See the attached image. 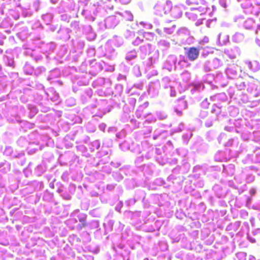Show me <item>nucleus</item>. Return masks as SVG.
Listing matches in <instances>:
<instances>
[{
	"label": "nucleus",
	"instance_id": "obj_36",
	"mask_svg": "<svg viewBox=\"0 0 260 260\" xmlns=\"http://www.w3.org/2000/svg\"><path fill=\"white\" fill-rule=\"evenodd\" d=\"M180 76L181 78L184 83L188 82L191 78L190 73L187 71H184L182 72Z\"/></svg>",
	"mask_w": 260,
	"mask_h": 260
},
{
	"label": "nucleus",
	"instance_id": "obj_48",
	"mask_svg": "<svg viewBox=\"0 0 260 260\" xmlns=\"http://www.w3.org/2000/svg\"><path fill=\"white\" fill-rule=\"evenodd\" d=\"M65 104L68 107H72L76 105V99L73 97H70L66 99Z\"/></svg>",
	"mask_w": 260,
	"mask_h": 260
},
{
	"label": "nucleus",
	"instance_id": "obj_46",
	"mask_svg": "<svg viewBox=\"0 0 260 260\" xmlns=\"http://www.w3.org/2000/svg\"><path fill=\"white\" fill-rule=\"evenodd\" d=\"M23 71L26 75H31L34 72V69L31 66L26 63L23 67Z\"/></svg>",
	"mask_w": 260,
	"mask_h": 260
},
{
	"label": "nucleus",
	"instance_id": "obj_61",
	"mask_svg": "<svg viewBox=\"0 0 260 260\" xmlns=\"http://www.w3.org/2000/svg\"><path fill=\"white\" fill-rule=\"evenodd\" d=\"M133 72L136 77H140L141 76V72L140 71V67L136 65L133 68Z\"/></svg>",
	"mask_w": 260,
	"mask_h": 260
},
{
	"label": "nucleus",
	"instance_id": "obj_41",
	"mask_svg": "<svg viewBox=\"0 0 260 260\" xmlns=\"http://www.w3.org/2000/svg\"><path fill=\"white\" fill-rule=\"evenodd\" d=\"M228 93L231 98L237 99L238 95L235 89L233 87H230L228 89Z\"/></svg>",
	"mask_w": 260,
	"mask_h": 260
},
{
	"label": "nucleus",
	"instance_id": "obj_6",
	"mask_svg": "<svg viewBox=\"0 0 260 260\" xmlns=\"http://www.w3.org/2000/svg\"><path fill=\"white\" fill-rule=\"evenodd\" d=\"M225 73L229 78L237 79L241 77L239 73H241V70L238 66L233 64L226 69Z\"/></svg>",
	"mask_w": 260,
	"mask_h": 260
},
{
	"label": "nucleus",
	"instance_id": "obj_51",
	"mask_svg": "<svg viewBox=\"0 0 260 260\" xmlns=\"http://www.w3.org/2000/svg\"><path fill=\"white\" fill-rule=\"evenodd\" d=\"M176 86H173L172 88H169L168 89H164L166 93H168L171 97H175L177 95V92L175 89Z\"/></svg>",
	"mask_w": 260,
	"mask_h": 260
},
{
	"label": "nucleus",
	"instance_id": "obj_9",
	"mask_svg": "<svg viewBox=\"0 0 260 260\" xmlns=\"http://www.w3.org/2000/svg\"><path fill=\"white\" fill-rule=\"evenodd\" d=\"M119 16L112 15L106 18L105 24L107 28H114L119 23Z\"/></svg>",
	"mask_w": 260,
	"mask_h": 260
},
{
	"label": "nucleus",
	"instance_id": "obj_13",
	"mask_svg": "<svg viewBox=\"0 0 260 260\" xmlns=\"http://www.w3.org/2000/svg\"><path fill=\"white\" fill-rule=\"evenodd\" d=\"M178 35L180 37H185L187 39L185 41V43H190L192 41L193 38L189 37V31L185 27L180 28L177 32Z\"/></svg>",
	"mask_w": 260,
	"mask_h": 260
},
{
	"label": "nucleus",
	"instance_id": "obj_63",
	"mask_svg": "<svg viewBox=\"0 0 260 260\" xmlns=\"http://www.w3.org/2000/svg\"><path fill=\"white\" fill-rule=\"evenodd\" d=\"M56 47V45L54 43L51 42L46 45V48L48 49L47 51L49 52H53Z\"/></svg>",
	"mask_w": 260,
	"mask_h": 260
},
{
	"label": "nucleus",
	"instance_id": "obj_42",
	"mask_svg": "<svg viewBox=\"0 0 260 260\" xmlns=\"http://www.w3.org/2000/svg\"><path fill=\"white\" fill-rule=\"evenodd\" d=\"M77 149L78 151L81 152L83 155L86 156V157L89 156V154L87 153V149L86 147L83 145H80L77 146Z\"/></svg>",
	"mask_w": 260,
	"mask_h": 260
},
{
	"label": "nucleus",
	"instance_id": "obj_17",
	"mask_svg": "<svg viewBox=\"0 0 260 260\" xmlns=\"http://www.w3.org/2000/svg\"><path fill=\"white\" fill-rule=\"evenodd\" d=\"M117 54L114 48L111 46H108L104 56L110 60H113L116 57Z\"/></svg>",
	"mask_w": 260,
	"mask_h": 260
},
{
	"label": "nucleus",
	"instance_id": "obj_8",
	"mask_svg": "<svg viewBox=\"0 0 260 260\" xmlns=\"http://www.w3.org/2000/svg\"><path fill=\"white\" fill-rule=\"evenodd\" d=\"M190 66L191 63L189 62L188 60L185 56L180 55L179 57L177 58L176 70H181L183 69L187 68L190 67Z\"/></svg>",
	"mask_w": 260,
	"mask_h": 260
},
{
	"label": "nucleus",
	"instance_id": "obj_56",
	"mask_svg": "<svg viewBox=\"0 0 260 260\" xmlns=\"http://www.w3.org/2000/svg\"><path fill=\"white\" fill-rule=\"evenodd\" d=\"M86 226H88L90 229H95L99 228V223L98 221L93 220L87 224Z\"/></svg>",
	"mask_w": 260,
	"mask_h": 260
},
{
	"label": "nucleus",
	"instance_id": "obj_62",
	"mask_svg": "<svg viewBox=\"0 0 260 260\" xmlns=\"http://www.w3.org/2000/svg\"><path fill=\"white\" fill-rule=\"evenodd\" d=\"M143 42V38L137 37L134 41L132 42L133 45L137 46Z\"/></svg>",
	"mask_w": 260,
	"mask_h": 260
},
{
	"label": "nucleus",
	"instance_id": "obj_22",
	"mask_svg": "<svg viewBox=\"0 0 260 260\" xmlns=\"http://www.w3.org/2000/svg\"><path fill=\"white\" fill-rule=\"evenodd\" d=\"M119 17L120 18H123L126 21H132L133 20L134 16L132 13L129 11H125L123 12H119L117 13Z\"/></svg>",
	"mask_w": 260,
	"mask_h": 260
},
{
	"label": "nucleus",
	"instance_id": "obj_52",
	"mask_svg": "<svg viewBox=\"0 0 260 260\" xmlns=\"http://www.w3.org/2000/svg\"><path fill=\"white\" fill-rule=\"evenodd\" d=\"M216 117H209L205 122V125L207 127H210L213 125V122L216 120Z\"/></svg>",
	"mask_w": 260,
	"mask_h": 260
},
{
	"label": "nucleus",
	"instance_id": "obj_43",
	"mask_svg": "<svg viewBox=\"0 0 260 260\" xmlns=\"http://www.w3.org/2000/svg\"><path fill=\"white\" fill-rule=\"evenodd\" d=\"M42 18L46 24H49L53 19V15L50 13H47L42 16Z\"/></svg>",
	"mask_w": 260,
	"mask_h": 260
},
{
	"label": "nucleus",
	"instance_id": "obj_54",
	"mask_svg": "<svg viewBox=\"0 0 260 260\" xmlns=\"http://www.w3.org/2000/svg\"><path fill=\"white\" fill-rule=\"evenodd\" d=\"M45 172V168L42 165H38L35 169V173L38 176H41Z\"/></svg>",
	"mask_w": 260,
	"mask_h": 260
},
{
	"label": "nucleus",
	"instance_id": "obj_40",
	"mask_svg": "<svg viewBox=\"0 0 260 260\" xmlns=\"http://www.w3.org/2000/svg\"><path fill=\"white\" fill-rule=\"evenodd\" d=\"M124 37L128 40H131L135 37V32L134 30L126 29L124 32Z\"/></svg>",
	"mask_w": 260,
	"mask_h": 260
},
{
	"label": "nucleus",
	"instance_id": "obj_33",
	"mask_svg": "<svg viewBox=\"0 0 260 260\" xmlns=\"http://www.w3.org/2000/svg\"><path fill=\"white\" fill-rule=\"evenodd\" d=\"M241 222L238 221H236L234 223H231L227 226L226 230H233L234 231L236 232L239 228Z\"/></svg>",
	"mask_w": 260,
	"mask_h": 260
},
{
	"label": "nucleus",
	"instance_id": "obj_34",
	"mask_svg": "<svg viewBox=\"0 0 260 260\" xmlns=\"http://www.w3.org/2000/svg\"><path fill=\"white\" fill-rule=\"evenodd\" d=\"M151 48V45L150 44H147L141 46L139 47V50L144 55H146L148 51L150 50Z\"/></svg>",
	"mask_w": 260,
	"mask_h": 260
},
{
	"label": "nucleus",
	"instance_id": "obj_64",
	"mask_svg": "<svg viewBox=\"0 0 260 260\" xmlns=\"http://www.w3.org/2000/svg\"><path fill=\"white\" fill-rule=\"evenodd\" d=\"M252 6L251 0H245V1L241 4V7L243 9H247Z\"/></svg>",
	"mask_w": 260,
	"mask_h": 260
},
{
	"label": "nucleus",
	"instance_id": "obj_37",
	"mask_svg": "<svg viewBox=\"0 0 260 260\" xmlns=\"http://www.w3.org/2000/svg\"><path fill=\"white\" fill-rule=\"evenodd\" d=\"M222 64L221 60L216 57L212 60V67L214 69H216L221 67Z\"/></svg>",
	"mask_w": 260,
	"mask_h": 260
},
{
	"label": "nucleus",
	"instance_id": "obj_29",
	"mask_svg": "<svg viewBox=\"0 0 260 260\" xmlns=\"http://www.w3.org/2000/svg\"><path fill=\"white\" fill-rule=\"evenodd\" d=\"M103 69V67L102 64L100 62H96L95 63L94 66L92 67V70L90 71V73L92 75H96L98 72L102 71Z\"/></svg>",
	"mask_w": 260,
	"mask_h": 260
},
{
	"label": "nucleus",
	"instance_id": "obj_59",
	"mask_svg": "<svg viewBox=\"0 0 260 260\" xmlns=\"http://www.w3.org/2000/svg\"><path fill=\"white\" fill-rule=\"evenodd\" d=\"M213 79V75L210 74H208L205 75L203 77V80L206 83L209 84H211L212 82V80Z\"/></svg>",
	"mask_w": 260,
	"mask_h": 260
},
{
	"label": "nucleus",
	"instance_id": "obj_53",
	"mask_svg": "<svg viewBox=\"0 0 260 260\" xmlns=\"http://www.w3.org/2000/svg\"><path fill=\"white\" fill-rule=\"evenodd\" d=\"M145 84V81L141 80L135 83L132 88L135 87L139 90H142Z\"/></svg>",
	"mask_w": 260,
	"mask_h": 260
},
{
	"label": "nucleus",
	"instance_id": "obj_35",
	"mask_svg": "<svg viewBox=\"0 0 260 260\" xmlns=\"http://www.w3.org/2000/svg\"><path fill=\"white\" fill-rule=\"evenodd\" d=\"M213 190L215 192L216 196L218 198H220L223 195L222 189L219 185H215L213 187Z\"/></svg>",
	"mask_w": 260,
	"mask_h": 260
},
{
	"label": "nucleus",
	"instance_id": "obj_16",
	"mask_svg": "<svg viewBox=\"0 0 260 260\" xmlns=\"http://www.w3.org/2000/svg\"><path fill=\"white\" fill-rule=\"evenodd\" d=\"M227 96L224 92H221L210 97V101L211 102L218 101L219 102H224L227 100Z\"/></svg>",
	"mask_w": 260,
	"mask_h": 260
},
{
	"label": "nucleus",
	"instance_id": "obj_15",
	"mask_svg": "<svg viewBox=\"0 0 260 260\" xmlns=\"http://www.w3.org/2000/svg\"><path fill=\"white\" fill-rule=\"evenodd\" d=\"M138 57V52L135 49L127 51L125 55V60L127 62H130Z\"/></svg>",
	"mask_w": 260,
	"mask_h": 260
},
{
	"label": "nucleus",
	"instance_id": "obj_21",
	"mask_svg": "<svg viewBox=\"0 0 260 260\" xmlns=\"http://www.w3.org/2000/svg\"><path fill=\"white\" fill-rule=\"evenodd\" d=\"M192 87L191 89V92L192 93L201 92L205 88L204 85L202 82L194 83L192 84Z\"/></svg>",
	"mask_w": 260,
	"mask_h": 260
},
{
	"label": "nucleus",
	"instance_id": "obj_45",
	"mask_svg": "<svg viewBox=\"0 0 260 260\" xmlns=\"http://www.w3.org/2000/svg\"><path fill=\"white\" fill-rule=\"evenodd\" d=\"M100 142L99 140H95L91 143L90 146L89 147L91 151L93 152L95 149H98L100 147Z\"/></svg>",
	"mask_w": 260,
	"mask_h": 260
},
{
	"label": "nucleus",
	"instance_id": "obj_20",
	"mask_svg": "<svg viewBox=\"0 0 260 260\" xmlns=\"http://www.w3.org/2000/svg\"><path fill=\"white\" fill-rule=\"evenodd\" d=\"M235 86L237 90L241 91L244 90L247 86V83L243 80L241 77L237 78L235 82Z\"/></svg>",
	"mask_w": 260,
	"mask_h": 260
},
{
	"label": "nucleus",
	"instance_id": "obj_2",
	"mask_svg": "<svg viewBox=\"0 0 260 260\" xmlns=\"http://www.w3.org/2000/svg\"><path fill=\"white\" fill-rule=\"evenodd\" d=\"M96 104L94 106L93 108H98V110L100 112L96 113V116L102 117L103 115L110 111L106 100L100 99L96 100Z\"/></svg>",
	"mask_w": 260,
	"mask_h": 260
},
{
	"label": "nucleus",
	"instance_id": "obj_44",
	"mask_svg": "<svg viewBox=\"0 0 260 260\" xmlns=\"http://www.w3.org/2000/svg\"><path fill=\"white\" fill-rule=\"evenodd\" d=\"M28 108L30 111L29 117L31 118L38 113V111L36 107L33 105H28Z\"/></svg>",
	"mask_w": 260,
	"mask_h": 260
},
{
	"label": "nucleus",
	"instance_id": "obj_47",
	"mask_svg": "<svg viewBox=\"0 0 260 260\" xmlns=\"http://www.w3.org/2000/svg\"><path fill=\"white\" fill-rule=\"evenodd\" d=\"M219 4L224 9L228 10L230 7V0H219Z\"/></svg>",
	"mask_w": 260,
	"mask_h": 260
},
{
	"label": "nucleus",
	"instance_id": "obj_1",
	"mask_svg": "<svg viewBox=\"0 0 260 260\" xmlns=\"http://www.w3.org/2000/svg\"><path fill=\"white\" fill-rule=\"evenodd\" d=\"M172 8V2L167 0L165 3L158 2L154 7L156 15L162 16L170 12Z\"/></svg>",
	"mask_w": 260,
	"mask_h": 260
},
{
	"label": "nucleus",
	"instance_id": "obj_30",
	"mask_svg": "<svg viewBox=\"0 0 260 260\" xmlns=\"http://www.w3.org/2000/svg\"><path fill=\"white\" fill-rule=\"evenodd\" d=\"M86 217L87 216L85 214L81 213L78 215L79 220L81 223V224H79L78 225V228H79V230H81L82 227H84L87 225V224L85 222Z\"/></svg>",
	"mask_w": 260,
	"mask_h": 260
},
{
	"label": "nucleus",
	"instance_id": "obj_55",
	"mask_svg": "<svg viewBox=\"0 0 260 260\" xmlns=\"http://www.w3.org/2000/svg\"><path fill=\"white\" fill-rule=\"evenodd\" d=\"M175 28L176 25H173L170 27H165L163 28V30L164 32H165L166 34L168 35H171L174 32Z\"/></svg>",
	"mask_w": 260,
	"mask_h": 260
},
{
	"label": "nucleus",
	"instance_id": "obj_57",
	"mask_svg": "<svg viewBox=\"0 0 260 260\" xmlns=\"http://www.w3.org/2000/svg\"><path fill=\"white\" fill-rule=\"evenodd\" d=\"M214 158L216 161H222L223 159L224 158V153L222 151L218 152L215 155Z\"/></svg>",
	"mask_w": 260,
	"mask_h": 260
},
{
	"label": "nucleus",
	"instance_id": "obj_27",
	"mask_svg": "<svg viewBox=\"0 0 260 260\" xmlns=\"http://www.w3.org/2000/svg\"><path fill=\"white\" fill-rule=\"evenodd\" d=\"M11 166L8 162L5 161L0 163V172L6 173L9 172Z\"/></svg>",
	"mask_w": 260,
	"mask_h": 260
},
{
	"label": "nucleus",
	"instance_id": "obj_24",
	"mask_svg": "<svg viewBox=\"0 0 260 260\" xmlns=\"http://www.w3.org/2000/svg\"><path fill=\"white\" fill-rule=\"evenodd\" d=\"M60 76V72L58 69H54L51 71L47 77V80L52 81Z\"/></svg>",
	"mask_w": 260,
	"mask_h": 260
},
{
	"label": "nucleus",
	"instance_id": "obj_7",
	"mask_svg": "<svg viewBox=\"0 0 260 260\" xmlns=\"http://www.w3.org/2000/svg\"><path fill=\"white\" fill-rule=\"evenodd\" d=\"M187 108V103L185 100L184 97L177 99L176 101V105L174 107L175 112L178 116L182 115V111Z\"/></svg>",
	"mask_w": 260,
	"mask_h": 260
},
{
	"label": "nucleus",
	"instance_id": "obj_25",
	"mask_svg": "<svg viewBox=\"0 0 260 260\" xmlns=\"http://www.w3.org/2000/svg\"><path fill=\"white\" fill-rule=\"evenodd\" d=\"M244 39V35L240 32H236L232 38V41L236 43L242 42Z\"/></svg>",
	"mask_w": 260,
	"mask_h": 260
},
{
	"label": "nucleus",
	"instance_id": "obj_3",
	"mask_svg": "<svg viewBox=\"0 0 260 260\" xmlns=\"http://www.w3.org/2000/svg\"><path fill=\"white\" fill-rule=\"evenodd\" d=\"M201 48V46L185 48V53L188 59L191 61H193L197 59L199 56Z\"/></svg>",
	"mask_w": 260,
	"mask_h": 260
},
{
	"label": "nucleus",
	"instance_id": "obj_50",
	"mask_svg": "<svg viewBox=\"0 0 260 260\" xmlns=\"http://www.w3.org/2000/svg\"><path fill=\"white\" fill-rule=\"evenodd\" d=\"M220 107H221L219 105H217L216 104H215L212 106L211 113L216 114V116L215 117L217 118V115L220 113L221 111Z\"/></svg>",
	"mask_w": 260,
	"mask_h": 260
},
{
	"label": "nucleus",
	"instance_id": "obj_38",
	"mask_svg": "<svg viewBox=\"0 0 260 260\" xmlns=\"http://www.w3.org/2000/svg\"><path fill=\"white\" fill-rule=\"evenodd\" d=\"M254 25V20L252 19H248L244 21V27L247 29H251Z\"/></svg>",
	"mask_w": 260,
	"mask_h": 260
},
{
	"label": "nucleus",
	"instance_id": "obj_23",
	"mask_svg": "<svg viewBox=\"0 0 260 260\" xmlns=\"http://www.w3.org/2000/svg\"><path fill=\"white\" fill-rule=\"evenodd\" d=\"M170 12L172 17L174 18H180L182 16V14L180 8L177 6H175L174 7L172 6V8Z\"/></svg>",
	"mask_w": 260,
	"mask_h": 260
},
{
	"label": "nucleus",
	"instance_id": "obj_19",
	"mask_svg": "<svg viewBox=\"0 0 260 260\" xmlns=\"http://www.w3.org/2000/svg\"><path fill=\"white\" fill-rule=\"evenodd\" d=\"M245 63L247 65L248 68L253 72H257L260 69V64L257 61H246Z\"/></svg>",
	"mask_w": 260,
	"mask_h": 260
},
{
	"label": "nucleus",
	"instance_id": "obj_4",
	"mask_svg": "<svg viewBox=\"0 0 260 260\" xmlns=\"http://www.w3.org/2000/svg\"><path fill=\"white\" fill-rule=\"evenodd\" d=\"M160 88V84L158 80H155L151 82L147 88L148 94L151 98L157 96L158 95Z\"/></svg>",
	"mask_w": 260,
	"mask_h": 260
},
{
	"label": "nucleus",
	"instance_id": "obj_28",
	"mask_svg": "<svg viewBox=\"0 0 260 260\" xmlns=\"http://www.w3.org/2000/svg\"><path fill=\"white\" fill-rule=\"evenodd\" d=\"M113 43L116 47H120L124 44V41L122 37L115 36L113 39Z\"/></svg>",
	"mask_w": 260,
	"mask_h": 260
},
{
	"label": "nucleus",
	"instance_id": "obj_5",
	"mask_svg": "<svg viewBox=\"0 0 260 260\" xmlns=\"http://www.w3.org/2000/svg\"><path fill=\"white\" fill-rule=\"evenodd\" d=\"M177 57L175 55H170L168 56L164 63V68L171 72L176 70Z\"/></svg>",
	"mask_w": 260,
	"mask_h": 260
},
{
	"label": "nucleus",
	"instance_id": "obj_58",
	"mask_svg": "<svg viewBox=\"0 0 260 260\" xmlns=\"http://www.w3.org/2000/svg\"><path fill=\"white\" fill-rule=\"evenodd\" d=\"M176 151L179 155L182 156L183 157L186 156L188 153V151L186 149L182 148L177 149Z\"/></svg>",
	"mask_w": 260,
	"mask_h": 260
},
{
	"label": "nucleus",
	"instance_id": "obj_18",
	"mask_svg": "<svg viewBox=\"0 0 260 260\" xmlns=\"http://www.w3.org/2000/svg\"><path fill=\"white\" fill-rule=\"evenodd\" d=\"M229 42V36L219 33L217 38V44L219 46L225 45Z\"/></svg>",
	"mask_w": 260,
	"mask_h": 260
},
{
	"label": "nucleus",
	"instance_id": "obj_60",
	"mask_svg": "<svg viewBox=\"0 0 260 260\" xmlns=\"http://www.w3.org/2000/svg\"><path fill=\"white\" fill-rule=\"evenodd\" d=\"M4 60L5 63L9 67H13L14 66V59L13 58L5 56L4 57Z\"/></svg>",
	"mask_w": 260,
	"mask_h": 260
},
{
	"label": "nucleus",
	"instance_id": "obj_10",
	"mask_svg": "<svg viewBox=\"0 0 260 260\" xmlns=\"http://www.w3.org/2000/svg\"><path fill=\"white\" fill-rule=\"evenodd\" d=\"M161 84L164 89H168L169 88H172L173 86H176L177 83L174 80L166 76L162 78Z\"/></svg>",
	"mask_w": 260,
	"mask_h": 260
},
{
	"label": "nucleus",
	"instance_id": "obj_49",
	"mask_svg": "<svg viewBox=\"0 0 260 260\" xmlns=\"http://www.w3.org/2000/svg\"><path fill=\"white\" fill-rule=\"evenodd\" d=\"M247 91L250 94H252L257 87V86L254 83L249 82L247 83Z\"/></svg>",
	"mask_w": 260,
	"mask_h": 260
},
{
	"label": "nucleus",
	"instance_id": "obj_39",
	"mask_svg": "<svg viewBox=\"0 0 260 260\" xmlns=\"http://www.w3.org/2000/svg\"><path fill=\"white\" fill-rule=\"evenodd\" d=\"M203 69L206 72H208L213 70V68L212 67V60H206L203 64Z\"/></svg>",
	"mask_w": 260,
	"mask_h": 260
},
{
	"label": "nucleus",
	"instance_id": "obj_31",
	"mask_svg": "<svg viewBox=\"0 0 260 260\" xmlns=\"http://www.w3.org/2000/svg\"><path fill=\"white\" fill-rule=\"evenodd\" d=\"M201 56L204 58H206L210 53H212L213 51L212 50V48L206 47L205 48H203L202 47L201 50Z\"/></svg>",
	"mask_w": 260,
	"mask_h": 260
},
{
	"label": "nucleus",
	"instance_id": "obj_14",
	"mask_svg": "<svg viewBox=\"0 0 260 260\" xmlns=\"http://www.w3.org/2000/svg\"><path fill=\"white\" fill-rule=\"evenodd\" d=\"M71 30L68 28H60L57 31L59 35V37L60 39H62L64 41L68 40L70 38Z\"/></svg>",
	"mask_w": 260,
	"mask_h": 260
},
{
	"label": "nucleus",
	"instance_id": "obj_11",
	"mask_svg": "<svg viewBox=\"0 0 260 260\" xmlns=\"http://www.w3.org/2000/svg\"><path fill=\"white\" fill-rule=\"evenodd\" d=\"M224 53L230 58L234 59L240 55V50L239 47L235 46L232 48L225 49Z\"/></svg>",
	"mask_w": 260,
	"mask_h": 260
},
{
	"label": "nucleus",
	"instance_id": "obj_12",
	"mask_svg": "<svg viewBox=\"0 0 260 260\" xmlns=\"http://www.w3.org/2000/svg\"><path fill=\"white\" fill-rule=\"evenodd\" d=\"M157 45L159 50L163 52L167 51L171 47L170 41L166 39H160L157 41Z\"/></svg>",
	"mask_w": 260,
	"mask_h": 260
},
{
	"label": "nucleus",
	"instance_id": "obj_26",
	"mask_svg": "<svg viewBox=\"0 0 260 260\" xmlns=\"http://www.w3.org/2000/svg\"><path fill=\"white\" fill-rule=\"evenodd\" d=\"M223 171L229 175L232 176L235 173V166L233 164H229L226 166H223Z\"/></svg>",
	"mask_w": 260,
	"mask_h": 260
},
{
	"label": "nucleus",
	"instance_id": "obj_32",
	"mask_svg": "<svg viewBox=\"0 0 260 260\" xmlns=\"http://www.w3.org/2000/svg\"><path fill=\"white\" fill-rule=\"evenodd\" d=\"M92 95V90L91 88H88L86 89L84 91V93L81 96V100L83 102H86V98L87 97L88 98H90Z\"/></svg>",
	"mask_w": 260,
	"mask_h": 260
}]
</instances>
